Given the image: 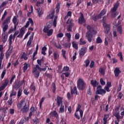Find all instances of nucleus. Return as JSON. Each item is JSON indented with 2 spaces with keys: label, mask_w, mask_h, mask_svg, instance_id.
<instances>
[{
  "label": "nucleus",
  "mask_w": 124,
  "mask_h": 124,
  "mask_svg": "<svg viewBox=\"0 0 124 124\" xmlns=\"http://www.w3.org/2000/svg\"><path fill=\"white\" fill-rule=\"evenodd\" d=\"M84 27H86L87 30L88 31L86 33V37H87L89 42H92L93 40V35H95L97 33V31L96 30H94L92 26L90 25H87L85 23L83 24Z\"/></svg>",
  "instance_id": "f257e3e1"
},
{
  "label": "nucleus",
  "mask_w": 124,
  "mask_h": 124,
  "mask_svg": "<svg viewBox=\"0 0 124 124\" xmlns=\"http://www.w3.org/2000/svg\"><path fill=\"white\" fill-rule=\"evenodd\" d=\"M24 102L25 100H20L19 102L17 103V107L18 110H20V112L23 113V114H26V113H28L30 110V106L25 104L23 107Z\"/></svg>",
  "instance_id": "f03ea898"
},
{
  "label": "nucleus",
  "mask_w": 124,
  "mask_h": 124,
  "mask_svg": "<svg viewBox=\"0 0 124 124\" xmlns=\"http://www.w3.org/2000/svg\"><path fill=\"white\" fill-rule=\"evenodd\" d=\"M86 83L84 81V80L82 78H79L78 80L77 88L78 90L83 91L85 90L86 88Z\"/></svg>",
  "instance_id": "7ed1b4c3"
},
{
  "label": "nucleus",
  "mask_w": 124,
  "mask_h": 124,
  "mask_svg": "<svg viewBox=\"0 0 124 124\" xmlns=\"http://www.w3.org/2000/svg\"><path fill=\"white\" fill-rule=\"evenodd\" d=\"M118 7H119V3L117 2L114 4L113 8L111 9L110 12H111L112 18H116V17H117V13L115 12L117 11V10L118 9Z\"/></svg>",
  "instance_id": "20e7f679"
},
{
  "label": "nucleus",
  "mask_w": 124,
  "mask_h": 124,
  "mask_svg": "<svg viewBox=\"0 0 124 124\" xmlns=\"http://www.w3.org/2000/svg\"><path fill=\"white\" fill-rule=\"evenodd\" d=\"M103 26L104 27L105 33H106V34H108L109 31H110V29H111V26L110 24L107 23L103 24Z\"/></svg>",
  "instance_id": "39448f33"
},
{
  "label": "nucleus",
  "mask_w": 124,
  "mask_h": 124,
  "mask_svg": "<svg viewBox=\"0 0 124 124\" xmlns=\"http://www.w3.org/2000/svg\"><path fill=\"white\" fill-rule=\"evenodd\" d=\"M37 69H38L39 71H46V70H47V68L45 67L44 68H42L39 67L38 64H37L35 65V67L32 68V73H34L35 71H37Z\"/></svg>",
  "instance_id": "423d86ee"
},
{
  "label": "nucleus",
  "mask_w": 124,
  "mask_h": 124,
  "mask_svg": "<svg viewBox=\"0 0 124 124\" xmlns=\"http://www.w3.org/2000/svg\"><path fill=\"white\" fill-rule=\"evenodd\" d=\"M80 16L78 18V23L80 25H82V24H85L86 23V19H85V17L84 16V15L82 13H80Z\"/></svg>",
  "instance_id": "0eeeda50"
},
{
  "label": "nucleus",
  "mask_w": 124,
  "mask_h": 124,
  "mask_svg": "<svg viewBox=\"0 0 124 124\" xmlns=\"http://www.w3.org/2000/svg\"><path fill=\"white\" fill-rule=\"evenodd\" d=\"M87 48L86 47H82L81 49L79 51V56L80 58L84 57L86 53H87Z\"/></svg>",
  "instance_id": "6e6552de"
},
{
  "label": "nucleus",
  "mask_w": 124,
  "mask_h": 124,
  "mask_svg": "<svg viewBox=\"0 0 124 124\" xmlns=\"http://www.w3.org/2000/svg\"><path fill=\"white\" fill-rule=\"evenodd\" d=\"M113 116H114V117H115L117 119V120L115 121V124H119V123H120V120L122 119V116L120 115V112H115Z\"/></svg>",
  "instance_id": "1a4fd4ad"
},
{
  "label": "nucleus",
  "mask_w": 124,
  "mask_h": 124,
  "mask_svg": "<svg viewBox=\"0 0 124 124\" xmlns=\"http://www.w3.org/2000/svg\"><path fill=\"white\" fill-rule=\"evenodd\" d=\"M8 78H6L4 80V83L0 86V92L3 91V90L6 88L7 85H8Z\"/></svg>",
  "instance_id": "9d476101"
},
{
  "label": "nucleus",
  "mask_w": 124,
  "mask_h": 124,
  "mask_svg": "<svg viewBox=\"0 0 124 124\" xmlns=\"http://www.w3.org/2000/svg\"><path fill=\"white\" fill-rule=\"evenodd\" d=\"M43 31L45 33H47V36H51L53 34L54 30L53 29L48 30V29H44Z\"/></svg>",
  "instance_id": "9b49d317"
},
{
  "label": "nucleus",
  "mask_w": 124,
  "mask_h": 124,
  "mask_svg": "<svg viewBox=\"0 0 124 124\" xmlns=\"http://www.w3.org/2000/svg\"><path fill=\"white\" fill-rule=\"evenodd\" d=\"M26 29L25 27H22L20 29L19 31V34L17 36V37L18 38H22L23 36H24V34H25V30Z\"/></svg>",
  "instance_id": "f8f14e48"
},
{
  "label": "nucleus",
  "mask_w": 124,
  "mask_h": 124,
  "mask_svg": "<svg viewBox=\"0 0 124 124\" xmlns=\"http://www.w3.org/2000/svg\"><path fill=\"white\" fill-rule=\"evenodd\" d=\"M57 105L59 107V106H61V105H62V97L57 96Z\"/></svg>",
  "instance_id": "ddd939ff"
},
{
  "label": "nucleus",
  "mask_w": 124,
  "mask_h": 124,
  "mask_svg": "<svg viewBox=\"0 0 124 124\" xmlns=\"http://www.w3.org/2000/svg\"><path fill=\"white\" fill-rule=\"evenodd\" d=\"M107 12V10L105 9H103L101 11L100 13L97 16V19H101L102 16H104V15H105Z\"/></svg>",
  "instance_id": "4468645a"
},
{
  "label": "nucleus",
  "mask_w": 124,
  "mask_h": 124,
  "mask_svg": "<svg viewBox=\"0 0 124 124\" xmlns=\"http://www.w3.org/2000/svg\"><path fill=\"white\" fill-rule=\"evenodd\" d=\"M20 87H21V85H20V81L18 79L16 80L14 83V85L13 86L14 89L17 90L19 89V88H20Z\"/></svg>",
  "instance_id": "2eb2a0df"
},
{
  "label": "nucleus",
  "mask_w": 124,
  "mask_h": 124,
  "mask_svg": "<svg viewBox=\"0 0 124 124\" xmlns=\"http://www.w3.org/2000/svg\"><path fill=\"white\" fill-rule=\"evenodd\" d=\"M122 73V71L120 70V68L116 67L115 68L114 73L115 77H119V76L120 75V74Z\"/></svg>",
  "instance_id": "dca6fc26"
},
{
  "label": "nucleus",
  "mask_w": 124,
  "mask_h": 124,
  "mask_svg": "<svg viewBox=\"0 0 124 124\" xmlns=\"http://www.w3.org/2000/svg\"><path fill=\"white\" fill-rule=\"evenodd\" d=\"M81 105L80 104L78 105V106L77 107L76 109V112H78V111H79V113H80V118H83V110L80 109H81Z\"/></svg>",
  "instance_id": "f3484780"
},
{
  "label": "nucleus",
  "mask_w": 124,
  "mask_h": 124,
  "mask_svg": "<svg viewBox=\"0 0 124 124\" xmlns=\"http://www.w3.org/2000/svg\"><path fill=\"white\" fill-rule=\"evenodd\" d=\"M17 16H14L13 18V23L14 24L15 31H16L17 29V26H18V23H17Z\"/></svg>",
  "instance_id": "a211bd4d"
},
{
  "label": "nucleus",
  "mask_w": 124,
  "mask_h": 124,
  "mask_svg": "<svg viewBox=\"0 0 124 124\" xmlns=\"http://www.w3.org/2000/svg\"><path fill=\"white\" fill-rule=\"evenodd\" d=\"M50 117H52V118L54 117V118L58 119L59 117V114L56 110H54L50 113Z\"/></svg>",
  "instance_id": "6ab92c4d"
},
{
  "label": "nucleus",
  "mask_w": 124,
  "mask_h": 124,
  "mask_svg": "<svg viewBox=\"0 0 124 124\" xmlns=\"http://www.w3.org/2000/svg\"><path fill=\"white\" fill-rule=\"evenodd\" d=\"M96 93V94H101L102 95L103 94H105V93H106V91L104 89L97 90Z\"/></svg>",
  "instance_id": "aec40b11"
},
{
  "label": "nucleus",
  "mask_w": 124,
  "mask_h": 124,
  "mask_svg": "<svg viewBox=\"0 0 124 124\" xmlns=\"http://www.w3.org/2000/svg\"><path fill=\"white\" fill-rule=\"evenodd\" d=\"M90 84L93 87V88H95L98 86V82L96 80H92Z\"/></svg>",
  "instance_id": "412c9836"
},
{
  "label": "nucleus",
  "mask_w": 124,
  "mask_h": 124,
  "mask_svg": "<svg viewBox=\"0 0 124 124\" xmlns=\"http://www.w3.org/2000/svg\"><path fill=\"white\" fill-rule=\"evenodd\" d=\"M0 58H4V54L3 53V45H0Z\"/></svg>",
  "instance_id": "4be33fe9"
},
{
  "label": "nucleus",
  "mask_w": 124,
  "mask_h": 124,
  "mask_svg": "<svg viewBox=\"0 0 124 124\" xmlns=\"http://www.w3.org/2000/svg\"><path fill=\"white\" fill-rule=\"evenodd\" d=\"M12 50L13 49L12 48L10 50H7V53L5 54L6 60H8L9 58H10V56H11V54L12 53Z\"/></svg>",
  "instance_id": "5701e85b"
},
{
  "label": "nucleus",
  "mask_w": 124,
  "mask_h": 124,
  "mask_svg": "<svg viewBox=\"0 0 124 124\" xmlns=\"http://www.w3.org/2000/svg\"><path fill=\"white\" fill-rule=\"evenodd\" d=\"M8 38V36L7 35H6V34H2V40L3 43H4V44L6 43V41H7Z\"/></svg>",
  "instance_id": "b1692460"
},
{
  "label": "nucleus",
  "mask_w": 124,
  "mask_h": 124,
  "mask_svg": "<svg viewBox=\"0 0 124 124\" xmlns=\"http://www.w3.org/2000/svg\"><path fill=\"white\" fill-rule=\"evenodd\" d=\"M20 59H24L25 61H27L28 60V54L26 53V52H23L22 55L20 57Z\"/></svg>",
  "instance_id": "393cba45"
},
{
  "label": "nucleus",
  "mask_w": 124,
  "mask_h": 124,
  "mask_svg": "<svg viewBox=\"0 0 124 124\" xmlns=\"http://www.w3.org/2000/svg\"><path fill=\"white\" fill-rule=\"evenodd\" d=\"M5 74H6V68L4 67L1 74V79H3V78H4V76H5Z\"/></svg>",
  "instance_id": "a878e982"
},
{
  "label": "nucleus",
  "mask_w": 124,
  "mask_h": 124,
  "mask_svg": "<svg viewBox=\"0 0 124 124\" xmlns=\"http://www.w3.org/2000/svg\"><path fill=\"white\" fill-rule=\"evenodd\" d=\"M35 108H34L32 106L30 108V112L29 113V116L30 118H31L32 116V113L34 112Z\"/></svg>",
  "instance_id": "bb28decb"
},
{
  "label": "nucleus",
  "mask_w": 124,
  "mask_h": 124,
  "mask_svg": "<svg viewBox=\"0 0 124 124\" xmlns=\"http://www.w3.org/2000/svg\"><path fill=\"white\" fill-rule=\"evenodd\" d=\"M11 19V16H8L5 20H4L3 22V25H8V22L10 21V19Z\"/></svg>",
  "instance_id": "cd10ccee"
},
{
  "label": "nucleus",
  "mask_w": 124,
  "mask_h": 124,
  "mask_svg": "<svg viewBox=\"0 0 124 124\" xmlns=\"http://www.w3.org/2000/svg\"><path fill=\"white\" fill-rule=\"evenodd\" d=\"M72 46L75 49V50H78V44L75 43V42L73 41L72 42Z\"/></svg>",
  "instance_id": "c85d7f7f"
},
{
  "label": "nucleus",
  "mask_w": 124,
  "mask_h": 124,
  "mask_svg": "<svg viewBox=\"0 0 124 124\" xmlns=\"http://www.w3.org/2000/svg\"><path fill=\"white\" fill-rule=\"evenodd\" d=\"M65 35L67 38L68 42H69L71 39V34L70 33H66Z\"/></svg>",
  "instance_id": "c756f323"
},
{
  "label": "nucleus",
  "mask_w": 124,
  "mask_h": 124,
  "mask_svg": "<svg viewBox=\"0 0 124 124\" xmlns=\"http://www.w3.org/2000/svg\"><path fill=\"white\" fill-rule=\"evenodd\" d=\"M117 31L120 34H122V33H123V27H122V25H120L117 27Z\"/></svg>",
  "instance_id": "7c9ffc66"
},
{
  "label": "nucleus",
  "mask_w": 124,
  "mask_h": 124,
  "mask_svg": "<svg viewBox=\"0 0 124 124\" xmlns=\"http://www.w3.org/2000/svg\"><path fill=\"white\" fill-rule=\"evenodd\" d=\"M66 24H68L69 25L74 26V23H73V20L71 19H68L66 22Z\"/></svg>",
  "instance_id": "2f4dec72"
},
{
  "label": "nucleus",
  "mask_w": 124,
  "mask_h": 124,
  "mask_svg": "<svg viewBox=\"0 0 124 124\" xmlns=\"http://www.w3.org/2000/svg\"><path fill=\"white\" fill-rule=\"evenodd\" d=\"M34 77L36 79H37L39 77V75H40V72L39 71H36L34 73Z\"/></svg>",
  "instance_id": "473e14b6"
},
{
  "label": "nucleus",
  "mask_w": 124,
  "mask_h": 124,
  "mask_svg": "<svg viewBox=\"0 0 124 124\" xmlns=\"http://www.w3.org/2000/svg\"><path fill=\"white\" fill-rule=\"evenodd\" d=\"M30 90L32 91L33 92H35L36 88L35 86H34V83H32L30 86Z\"/></svg>",
  "instance_id": "72a5a7b5"
},
{
  "label": "nucleus",
  "mask_w": 124,
  "mask_h": 124,
  "mask_svg": "<svg viewBox=\"0 0 124 124\" xmlns=\"http://www.w3.org/2000/svg\"><path fill=\"white\" fill-rule=\"evenodd\" d=\"M64 112V106L61 105V106L59 109V113L61 114Z\"/></svg>",
  "instance_id": "f704fd0d"
},
{
  "label": "nucleus",
  "mask_w": 124,
  "mask_h": 124,
  "mask_svg": "<svg viewBox=\"0 0 124 124\" xmlns=\"http://www.w3.org/2000/svg\"><path fill=\"white\" fill-rule=\"evenodd\" d=\"M75 92H76V94H77V88H76V86L74 87L73 89H71V94H73L74 93H75Z\"/></svg>",
  "instance_id": "c9c22d12"
},
{
  "label": "nucleus",
  "mask_w": 124,
  "mask_h": 124,
  "mask_svg": "<svg viewBox=\"0 0 124 124\" xmlns=\"http://www.w3.org/2000/svg\"><path fill=\"white\" fill-rule=\"evenodd\" d=\"M65 54H66V51L64 49L62 50V57L65 59L66 60V56H65Z\"/></svg>",
  "instance_id": "e433bc0d"
},
{
  "label": "nucleus",
  "mask_w": 124,
  "mask_h": 124,
  "mask_svg": "<svg viewBox=\"0 0 124 124\" xmlns=\"http://www.w3.org/2000/svg\"><path fill=\"white\" fill-rule=\"evenodd\" d=\"M87 43L86 41H84L82 38L80 39L79 40V45H85Z\"/></svg>",
  "instance_id": "4c0bfd02"
},
{
  "label": "nucleus",
  "mask_w": 124,
  "mask_h": 124,
  "mask_svg": "<svg viewBox=\"0 0 124 124\" xmlns=\"http://www.w3.org/2000/svg\"><path fill=\"white\" fill-rule=\"evenodd\" d=\"M56 13H59V12H60V8H61L60 4L59 3H58L56 5Z\"/></svg>",
  "instance_id": "58836bf2"
},
{
  "label": "nucleus",
  "mask_w": 124,
  "mask_h": 124,
  "mask_svg": "<svg viewBox=\"0 0 124 124\" xmlns=\"http://www.w3.org/2000/svg\"><path fill=\"white\" fill-rule=\"evenodd\" d=\"M15 78H16V76H15V75H13L11 77L10 80L9 81L10 85H11L12 84V83H13V81H14V79H15Z\"/></svg>",
  "instance_id": "ea45409f"
},
{
  "label": "nucleus",
  "mask_w": 124,
  "mask_h": 124,
  "mask_svg": "<svg viewBox=\"0 0 124 124\" xmlns=\"http://www.w3.org/2000/svg\"><path fill=\"white\" fill-rule=\"evenodd\" d=\"M52 87L53 88L52 92L53 93H56V90H57V88H56V84L55 83L53 82L52 84Z\"/></svg>",
  "instance_id": "a19ab883"
},
{
  "label": "nucleus",
  "mask_w": 124,
  "mask_h": 124,
  "mask_svg": "<svg viewBox=\"0 0 124 124\" xmlns=\"http://www.w3.org/2000/svg\"><path fill=\"white\" fill-rule=\"evenodd\" d=\"M12 39H13V38L12 37V34H11L9 36V37L8 39L9 45H11L12 44Z\"/></svg>",
  "instance_id": "79ce46f5"
},
{
  "label": "nucleus",
  "mask_w": 124,
  "mask_h": 124,
  "mask_svg": "<svg viewBox=\"0 0 124 124\" xmlns=\"http://www.w3.org/2000/svg\"><path fill=\"white\" fill-rule=\"evenodd\" d=\"M74 27V25H68L67 28V31L68 32L72 31V28Z\"/></svg>",
  "instance_id": "37998d69"
},
{
  "label": "nucleus",
  "mask_w": 124,
  "mask_h": 124,
  "mask_svg": "<svg viewBox=\"0 0 124 124\" xmlns=\"http://www.w3.org/2000/svg\"><path fill=\"white\" fill-rule=\"evenodd\" d=\"M99 72L101 74V75H104L105 74V72L104 71V69L102 67H100L99 69Z\"/></svg>",
  "instance_id": "c03bdc74"
},
{
  "label": "nucleus",
  "mask_w": 124,
  "mask_h": 124,
  "mask_svg": "<svg viewBox=\"0 0 124 124\" xmlns=\"http://www.w3.org/2000/svg\"><path fill=\"white\" fill-rule=\"evenodd\" d=\"M84 63L85 64V65H84V66L85 67H88V66H89V65H90V60L89 59H87L84 61Z\"/></svg>",
  "instance_id": "a18cd8bd"
},
{
  "label": "nucleus",
  "mask_w": 124,
  "mask_h": 124,
  "mask_svg": "<svg viewBox=\"0 0 124 124\" xmlns=\"http://www.w3.org/2000/svg\"><path fill=\"white\" fill-rule=\"evenodd\" d=\"M96 43L97 44H100V43H102V39H101V38H100V37H97L96 39Z\"/></svg>",
  "instance_id": "49530a36"
},
{
  "label": "nucleus",
  "mask_w": 124,
  "mask_h": 124,
  "mask_svg": "<svg viewBox=\"0 0 124 124\" xmlns=\"http://www.w3.org/2000/svg\"><path fill=\"white\" fill-rule=\"evenodd\" d=\"M69 70V67L67 66H64L63 70H62V72H67Z\"/></svg>",
  "instance_id": "de8ad7c7"
},
{
  "label": "nucleus",
  "mask_w": 124,
  "mask_h": 124,
  "mask_svg": "<svg viewBox=\"0 0 124 124\" xmlns=\"http://www.w3.org/2000/svg\"><path fill=\"white\" fill-rule=\"evenodd\" d=\"M37 11L38 12V14L39 17H40V16H41L42 15H43V12H42V10H40V9H37Z\"/></svg>",
  "instance_id": "09e8293b"
},
{
  "label": "nucleus",
  "mask_w": 124,
  "mask_h": 124,
  "mask_svg": "<svg viewBox=\"0 0 124 124\" xmlns=\"http://www.w3.org/2000/svg\"><path fill=\"white\" fill-rule=\"evenodd\" d=\"M77 56V52L75 51L74 52V54L72 57V60L74 62V61H75V60H76V59H77V57H76Z\"/></svg>",
  "instance_id": "8fccbe9b"
},
{
  "label": "nucleus",
  "mask_w": 124,
  "mask_h": 124,
  "mask_svg": "<svg viewBox=\"0 0 124 124\" xmlns=\"http://www.w3.org/2000/svg\"><path fill=\"white\" fill-rule=\"evenodd\" d=\"M18 34H19V31H16V32H15L14 34V35H12L13 40H15V38L16 37V35H18Z\"/></svg>",
  "instance_id": "3c124183"
},
{
  "label": "nucleus",
  "mask_w": 124,
  "mask_h": 124,
  "mask_svg": "<svg viewBox=\"0 0 124 124\" xmlns=\"http://www.w3.org/2000/svg\"><path fill=\"white\" fill-rule=\"evenodd\" d=\"M8 30V25H4L3 28V32H5Z\"/></svg>",
  "instance_id": "603ef678"
},
{
  "label": "nucleus",
  "mask_w": 124,
  "mask_h": 124,
  "mask_svg": "<svg viewBox=\"0 0 124 124\" xmlns=\"http://www.w3.org/2000/svg\"><path fill=\"white\" fill-rule=\"evenodd\" d=\"M24 66H23V71L24 72H26V70L28 69V63H24Z\"/></svg>",
  "instance_id": "864d4df0"
},
{
  "label": "nucleus",
  "mask_w": 124,
  "mask_h": 124,
  "mask_svg": "<svg viewBox=\"0 0 124 124\" xmlns=\"http://www.w3.org/2000/svg\"><path fill=\"white\" fill-rule=\"evenodd\" d=\"M21 95H22V89H19V91L17 92V97H20Z\"/></svg>",
  "instance_id": "5fc2aeb1"
},
{
  "label": "nucleus",
  "mask_w": 124,
  "mask_h": 124,
  "mask_svg": "<svg viewBox=\"0 0 124 124\" xmlns=\"http://www.w3.org/2000/svg\"><path fill=\"white\" fill-rule=\"evenodd\" d=\"M92 89H91V87H89V89L87 90V94L89 95H92Z\"/></svg>",
  "instance_id": "6e6d98bb"
},
{
  "label": "nucleus",
  "mask_w": 124,
  "mask_h": 124,
  "mask_svg": "<svg viewBox=\"0 0 124 124\" xmlns=\"http://www.w3.org/2000/svg\"><path fill=\"white\" fill-rule=\"evenodd\" d=\"M100 82L101 85H102L103 86H104V85H105L106 84V82H105V81H104V80H103V78H101L100 79Z\"/></svg>",
  "instance_id": "4d7b16f0"
},
{
  "label": "nucleus",
  "mask_w": 124,
  "mask_h": 124,
  "mask_svg": "<svg viewBox=\"0 0 124 124\" xmlns=\"http://www.w3.org/2000/svg\"><path fill=\"white\" fill-rule=\"evenodd\" d=\"M8 3V1H5L2 3L1 4L0 7H3V6H5Z\"/></svg>",
  "instance_id": "13d9d810"
},
{
  "label": "nucleus",
  "mask_w": 124,
  "mask_h": 124,
  "mask_svg": "<svg viewBox=\"0 0 124 124\" xmlns=\"http://www.w3.org/2000/svg\"><path fill=\"white\" fill-rule=\"evenodd\" d=\"M7 102L8 103V105H11L13 103L12 97H10Z\"/></svg>",
  "instance_id": "bf43d9fd"
},
{
  "label": "nucleus",
  "mask_w": 124,
  "mask_h": 124,
  "mask_svg": "<svg viewBox=\"0 0 124 124\" xmlns=\"http://www.w3.org/2000/svg\"><path fill=\"white\" fill-rule=\"evenodd\" d=\"M94 66V62L93 61H91L90 65V68H93Z\"/></svg>",
  "instance_id": "052dcab7"
},
{
  "label": "nucleus",
  "mask_w": 124,
  "mask_h": 124,
  "mask_svg": "<svg viewBox=\"0 0 124 124\" xmlns=\"http://www.w3.org/2000/svg\"><path fill=\"white\" fill-rule=\"evenodd\" d=\"M63 36V33H59L57 35V37H59V38H62Z\"/></svg>",
  "instance_id": "680f3d73"
},
{
  "label": "nucleus",
  "mask_w": 124,
  "mask_h": 124,
  "mask_svg": "<svg viewBox=\"0 0 124 124\" xmlns=\"http://www.w3.org/2000/svg\"><path fill=\"white\" fill-rule=\"evenodd\" d=\"M122 83H120L118 86V88L117 90V92H121V90H122Z\"/></svg>",
  "instance_id": "e2e57ef3"
},
{
  "label": "nucleus",
  "mask_w": 124,
  "mask_h": 124,
  "mask_svg": "<svg viewBox=\"0 0 124 124\" xmlns=\"http://www.w3.org/2000/svg\"><path fill=\"white\" fill-rule=\"evenodd\" d=\"M28 22H29V24H31V26H33V21H32V19L31 18H29L28 19Z\"/></svg>",
  "instance_id": "0e129e2a"
},
{
  "label": "nucleus",
  "mask_w": 124,
  "mask_h": 124,
  "mask_svg": "<svg viewBox=\"0 0 124 124\" xmlns=\"http://www.w3.org/2000/svg\"><path fill=\"white\" fill-rule=\"evenodd\" d=\"M58 56L59 57V55H58V53H57V52H54L53 53V56H54V60H57V59H58Z\"/></svg>",
  "instance_id": "69168bd1"
},
{
  "label": "nucleus",
  "mask_w": 124,
  "mask_h": 124,
  "mask_svg": "<svg viewBox=\"0 0 124 124\" xmlns=\"http://www.w3.org/2000/svg\"><path fill=\"white\" fill-rule=\"evenodd\" d=\"M109 88L110 87H108V86H105L104 87V90H105V91H107L108 92V93H110V90Z\"/></svg>",
  "instance_id": "338daca9"
},
{
  "label": "nucleus",
  "mask_w": 124,
  "mask_h": 124,
  "mask_svg": "<svg viewBox=\"0 0 124 124\" xmlns=\"http://www.w3.org/2000/svg\"><path fill=\"white\" fill-rule=\"evenodd\" d=\"M75 117L77 118L78 120H80V116H79V114L77 113V112H76L75 113Z\"/></svg>",
  "instance_id": "774afa93"
}]
</instances>
